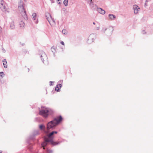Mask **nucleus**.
I'll return each instance as SVG.
<instances>
[{"mask_svg":"<svg viewBox=\"0 0 153 153\" xmlns=\"http://www.w3.org/2000/svg\"><path fill=\"white\" fill-rule=\"evenodd\" d=\"M24 7V4L22 1H20L18 5V8L20 13L23 17L25 20L27 19V17L25 10Z\"/></svg>","mask_w":153,"mask_h":153,"instance_id":"3","label":"nucleus"},{"mask_svg":"<svg viewBox=\"0 0 153 153\" xmlns=\"http://www.w3.org/2000/svg\"><path fill=\"white\" fill-rule=\"evenodd\" d=\"M21 45H24L23 44H21Z\"/></svg>","mask_w":153,"mask_h":153,"instance_id":"37","label":"nucleus"},{"mask_svg":"<svg viewBox=\"0 0 153 153\" xmlns=\"http://www.w3.org/2000/svg\"><path fill=\"white\" fill-rule=\"evenodd\" d=\"M48 153H52V151L51 150L48 149L47 150Z\"/></svg>","mask_w":153,"mask_h":153,"instance_id":"27","label":"nucleus"},{"mask_svg":"<svg viewBox=\"0 0 153 153\" xmlns=\"http://www.w3.org/2000/svg\"><path fill=\"white\" fill-rule=\"evenodd\" d=\"M60 43L61 44H62V45H64V42L63 41H61V42H60Z\"/></svg>","mask_w":153,"mask_h":153,"instance_id":"28","label":"nucleus"},{"mask_svg":"<svg viewBox=\"0 0 153 153\" xmlns=\"http://www.w3.org/2000/svg\"><path fill=\"white\" fill-rule=\"evenodd\" d=\"M50 1H51V2L52 3H53V0H50Z\"/></svg>","mask_w":153,"mask_h":153,"instance_id":"34","label":"nucleus"},{"mask_svg":"<svg viewBox=\"0 0 153 153\" xmlns=\"http://www.w3.org/2000/svg\"><path fill=\"white\" fill-rule=\"evenodd\" d=\"M47 139L46 137H45L44 138L45 141L42 144V145L44 149H45V147L46 146L47 143L48 142H50V141H46Z\"/></svg>","mask_w":153,"mask_h":153,"instance_id":"13","label":"nucleus"},{"mask_svg":"<svg viewBox=\"0 0 153 153\" xmlns=\"http://www.w3.org/2000/svg\"><path fill=\"white\" fill-rule=\"evenodd\" d=\"M48 21L49 22V24L51 26L54 25L55 24V21L54 20V19L52 18V17H51V19H48Z\"/></svg>","mask_w":153,"mask_h":153,"instance_id":"12","label":"nucleus"},{"mask_svg":"<svg viewBox=\"0 0 153 153\" xmlns=\"http://www.w3.org/2000/svg\"><path fill=\"white\" fill-rule=\"evenodd\" d=\"M40 54L41 59L43 62L44 63L45 61L46 63V62L47 61V57L45 53L43 51H42L40 53Z\"/></svg>","mask_w":153,"mask_h":153,"instance_id":"6","label":"nucleus"},{"mask_svg":"<svg viewBox=\"0 0 153 153\" xmlns=\"http://www.w3.org/2000/svg\"><path fill=\"white\" fill-rule=\"evenodd\" d=\"M62 119L61 116H59L55 118L53 120L49 122L47 124V129H53L62 121Z\"/></svg>","mask_w":153,"mask_h":153,"instance_id":"1","label":"nucleus"},{"mask_svg":"<svg viewBox=\"0 0 153 153\" xmlns=\"http://www.w3.org/2000/svg\"><path fill=\"white\" fill-rule=\"evenodd\" d=\"M4 6V5L3 4V3H1L0 4V7L1 9L3 8Z\"/></svg>","mask_w":153,"mask_h":153,"instance_id":"25","label":"nucleus"},{"mask_svg":"<svg viewBox=\"0 0 153 153\" xmlns=\"http://www.w3.org/2000/svg\"><path fill=\"white\" fill-rule=\"evenodd\" d=\"M2 3H3V0H0V4Z\"/></svg>","mask_w":153,"mask_h":153,"instance_id":"29","label":"nucleus"},{"mask_svg":"<svg viewBox=\"0 0 153 153\" xmlns=\"http://www.w3.org/2000/svg\"><path fill=\"white\" fill-rule=\"evenodd\" d=\"M100 27H97L96 28L97 30H99L100 29Z\"/></svg>","mask_w":153,"mask_h":153,"instance_id":"32","label":"nucleus"},{"mask_svg":"<svg viewBox=\"0 0 153 153\" xmlns=\"http://www.w3.org/2000/svg\"><path fill=\"white\" fill-rule=\"evenodd\" d=\"M39 128L41 130H43L45 131V126L43 125H41L39 126Z\"/></svg>","mask_w":153,"mask_h":153,"instance_id":"17","label":"nucleus"},{"mask_svg":"<svg viewBox=\"0 0 153 153\" xmlns=\"http://www.w3.org/2000/svg\"><path fill=\"white\" fill-rule=\"evenodd\" d=\"M96 38V35L95 34H90L88 38V43H91L93 42Z\"/></svg>","mask_w":153,"mask_h":153,"instance_id":"7","label":"nucleus"},{"mask_svg":"<svg viewBox=\"0 0 153 153\" xmlns=\"http://www.w3.org/2000/svg\"><path fill=\"white\" fill-rule=\"evenodd\" d=\"M1 151H0V153H1Z\"/></svg>","mask_w":153,"mask_h":153,"instance_id":"36","label":"nucleus"},{"mask_svg":"<svg viewBox=\"0 0 153 153\" xmlns=\"http://www.w3.org/2000/svg\"><path fill=\"white\" fill-rule=\"evenodd\" d=\"M93 24L94 25H95V22H93Z\"/></svg>","mask_w":153,"mask_h":153,"instance_id":"35","label":"nucleus"},{"mask_svg":"<svg viewBox=\"0 0 153 153\" xmlns=\"http://www.w3.org/2000/svg\"><path fill=\"white\" fill-rule=\"evenodd\" d=\"M51 50L52 51L53 53L55 52L56 51L55 49L54 48H53V47L51 48Z\"/></svg>","mask_w":153,"mask_h":153,"instance_id":"26","label":"nucleus"},{"mask_svg":"<svg viewBox=\"0 0 153 153\" xmlns=\"http://www.w3.org/2000/svg\"><path fill=\"white\" fill-rule=\"evenodd\" d=\"M59 0H58V1H59Z\"/></svg>","mask_w":153,"mask_h":153,"instance_id":"38","label":"nucleus"},{"mask_svg":"<svg viewBox=\"0 0 153 153\" xmlns=\"http://www.w3.org/2000/svg\"><path fill=\"white\" fill-rule=\"evenodd\" d=\"M88 3L89 4L90 7L93 9H95L97 7L96 4L94 5L92 0L88 1Z\"/></svg>","mask_w":153,"mask_h":153,"instance_id":"9","label":"nucleus"},{"mask_svg":"<svg viewBox=\"0 0 153 153\" xmlns=\"http://www.w3.org/2000/svg\"><path fill=\"white\" fill-rule=\"evenodd\" d=\"M3 62L4 67L6 68L7 67V61H6L5 59H4L3 60Z\"/></svg>","mask_w":153,"mask_h":153,"instance_id":"16","label":"nucleus"},{"mask_svg":"<svg viewBox=\"0 0 153 153\" xmlns=\"http://www.w3.org/2000/svg\"><path fill=\"white\" fill-rule=\"evenodd\" d=\"M96 9L97 12L103 15L105 14V11L102 8L97 7Z\"/></svg>","mask_w":153,"mask_h":153,"instance_id":"10","label":"nucleus"},{"mask_svg":"<svg viewBox=\"0 0 153 153\" xmlns=\"http://www.w3.org/2000/svg\"><path fill=\"white\" fill-rule=\"evenodd\" d=\"M52 82H52V81H50V85H52Z\"/></svg>","mask_w":153,"mask_h":153,"instance_id":"33","label":"nucleus"},{"mask_svg":"<svg viewBox=\"0 0 153 153\" xmlns=\"http://www.w3.org/2000/svg\"><path fill=\"white\" fill-rule=\"evenodd\" d=\"M53 134H54L53 131L50 133L48 135V137H46L47 138L46 141H50V143L51 144L53 145H56L59 144V142H54L53 141Z\"/></svg>","mask_w":153,"mask_h":153,"instance_id":"5","label":"nucleus"},{"mask_svg":"<svg viewBox=\"0 0 153 153\" xmlns=\"http://www.w3.org/2000/svg\"><path fill=\"white\" fill-rule=\"evenodd\" d=\"M62 32L64 34H67L68 33L67 31L65 29H63L62 31Z\"/></svg>","mask_w":153,"mask_h":153,"instance_id":"21","label":"nucleus"},{"mask_svg":"<svg viewBox=\"0 0 153 153\" xmlns=\"http://www.w3.org/2000/svg\"><path fill=\"white\" fill-rule=\"evenodd\" d=\"M53 111L47 108L42 106L41 109L39 110V114L44 117H47L49 114H51Z\"/></svg>","mask_w":153,"mask_h":153,"instance_id":"2","label":"nucleus"},{"mask_svg":"<svg viewBox=\"0 0 153 153\" xmlns=\"http://www.w3.org/2000/svg\"><path fill=\"white\" fill-rule=\"evenodd\" d=\"M142 33L143 34H145V33H146V32H145V31L144 30H143L142 31Z\"/></svg>","mask_w":153,"mask_h":153,"instance_id":"30","label":"nucleus"},{"mask_svg":"<svg viewBox=\"0 0 153 153\" xmlns=\"http://www.w3.org/2000/svg\"><path fill=\"white\" fill-rule=\"evenodd\" d=\"M62 87V85L60 84L57 85L55 88V90L59 92L60 91L59 88Z\"/></svg>","mask_w":153,"mask_h":153,"instance_id":"14","label":"nucleus"},{"mask_svg":"<svg viewBox=\"0 0 153 153\" xmlns=\"http://www.w3.org/2000/svg\"><path fill=\"white\" fill-rule=\"evenodd\" d=\"M68 0H64L63 3L65 6H67L68 4Z\"/></svg>","mask_w":153,"mask_h":153,"instance_id":"20","label":"nucleus"},{"mask_svg":"<svg viewBox=\"0 0 153 153\" xmlns=\"http://www.w3.org/2000/svg\"><path fill=\"white\" fill-rule=\"evenodd\" d=\"M39 134V131H36L34 132L33 134L34 135H38Z\"/></svg>","mask_w":153,"mask_h":153,"instance_id":"22","label":"nucleus"},{"mask_svg":"<svg viewBox=\"0 0 153 153\" xmlns=\"http://www.w3.org/2000/svg\"><path fill=\"white\" fill-rule=\"evenodd\" d=\"M7 10V9L6 7L4 6L3 7V8L1 10L3 11H6Z\"/></svg>","mask_w":153,"mask_h":153,"instance_id":"24","label":"nucleus"},{"mask_svg":"<svg viewBox=\"0 0 153 153\" xmlns=\"http://www.w3.org/2000/svg\"><path fill=\"white\" fill-rule=\"evenodd\" d=\"M116 17L113 14H109L108 15V20L110 21H113L115 19Z\"/></svg>","mask_w":153,"mask_h":153,"instance_id":"11","label":"nucleus"},{"mask_svg":"<svg viewBox=\"0 0 153 153\" xmlns=\"http://www.w3.org/2000/svg\"><path fill=\"white\" fill-rule=\"evenodd\" d=\"M0 76L2 77H3L4 76V74L3 72H0Z\"/></svg>","mask_w":153,"mask_h":153,"instance_id":"23","label":"nucleus"},{"mask_svg":"<svg viewBox=\"0 0 153 153\" xmlns=\"http://www.w3.org/2000/svg\"><path fill=\"white\" fill-rule=\"evenodd\" d=\"M133 9L134 13L136 14L138 13V12L140 11V8L137 5L135 4L133 6Z\"/></svg>","mask_w":153,"mask_h":153,"instance_id":"8","label":"nucleus"},{"mask_svg":"<svg viewBox=\"0 0 153 153\" xmlns=\"http://www.w3.org/2000/svg\"><path fill=\"white\" fill-rule=\"evenodd\" d=\"M10 27L11 29H13L15 28V25L14 22H12L10 24Z\"/></svg>","mask_w":153,"mask_h":153,"instance_id":"18","label":"nucleus"},{"mask_svg":"<svg viewBox=\"0 0 153 153\" xmlns=\"http://www.w3.org/2000/svg\"><path fill=\"white\" fill-rule=\"evenodd\" d=\"M45 17L46 19L48 20V19H51V16L50 14L48 13H45Z\"/></svg>","mask_w":153,"mask_h":153,"instance_id":"15","label":"nucleus"},{"mask_svg":"<svg viewBox=\"0 0 153 153\" xmlns=\"http://www.w3.org/2000/svg\"><path fill=\"white\" fill-rule=\"evenodd\" d=\"M32 19L33 20H35L36 17V13H33L32 15Z\"/></svg>","mask_w":153,"mask_h":153,"instance_id":"19","label":"nucleus"},{"mask_svg":"<svg viewBox=\"0 0 153 153\" xmlns=\"http://www.w3.org/2000/svg\"><path fill=\"white\" fill-rule=\"evenodd\" d=\"M114 27L110 26L108 28L106 27H103L102 28L101 31L103 33H105L107 35H111L114 30Z\"/></svg>","mask_w":153,"mask_h":153,"instance_id":"4","label":"nucleus"},{"mask_svg":"<svg viewBox=\"0 0 153 153\" xmlns=\"http://www.w3.org/2000/svg\"><path fill=\"white\" fill-rule=\"evenodd\" d=\"M53 134H57V132L56 131H53Z\"/></svg>","mask_w":153,"mask_h":153,"instance_id":"31","label":"nucleus"}]
</instances>
